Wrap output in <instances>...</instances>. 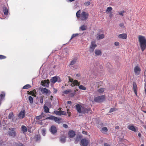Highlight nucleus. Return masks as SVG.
<instances>
[{
    "instance_id": "6e6552de",
    "label": "nucleus",
    "mask_w": 146,
    "mask_h": 146,
    "mask_svg": "<svg viewBox=\"0 0 146 146\" xmlns=\"http://www.w3.org/2000/svg\"><path fill=\"white\" fill-rule=\"evenodd\" d=\"M97 45L95 41H92L91 42V44L90 46V52H93L95 48L96 47Z\"/></svg>"
},
{
    "instance_id": "9d476101",
    "label": "nucleus",
    "mask_w": 146,
    "mask_h": 146,
    "mask_svg": "<svg viewBox=\"0 0 146 146\" xmlns=\"http://www.w3.org/2000/svg\"><path fill=\"white\" fill-rule=\"evenodd\" d=\"M49 82L46 80H43L41 82V84L43 86L48 87L49 85Z\"/></svg>"
},
{
    "instance_id": "1a4fd4ad",
    "label": "nucleus",
    "mask_w": 146,
    "mask_h": 146,
    "mask_svg": "<svg viewBox=\"0 0 146 146\" xmlns=\"http://www.w3.org/2000/svg\"><path fill=\"white\" fill-rule=\"evenodd\" d=\"M50 131L52 134H55L57 132L56 127L53 125L52 126L50 129Z\"/></svg>"
},
{
    "instance_id": "ddd939ff",
    "label": "nucleus",
    "mask_w": 146,
    "mask_h": 146,
    "mask_svg": "<svg viewBox=\"0 0 146 146\" xmlns=\"http://www.w3.org/2000/svg\"><path fill=\"white\" fill-rule=\"evenodd\" d=\"M25 110L21 111L19 113L18 115V117L20 119H23L25 117Z\"/></svg>"
},
{
    "instance_id": "f3484780",
    "label": "nucleus",
    "mask_w": 146,
    "mask_h": 146,
    "mask_svg": "<svg viewBox=\"0 0 146 146\" xmlns=\"http://www.w3.org/2000/svg\"><path fill=\"white\" fill-rule=\"evenodd\" d=\"M41 91L43 94H47L50 91L48 89L45 88H42Z\"/></svg>"
},
{
    "instance_id": "6ab92c4d",
    "label": "nucleus",
    "mask_w": 146,
    "mask_h": 146,
    "mask_svg": "<svg viewBox=\"0 0 146 146\" xmlns=\"http://www.w3.org/2000/svg\"><path fill=\"white\" fill-rule=\"evenodd\" d=\"M127 37V35L125 33L122 34H120L118 35V37L119 38L122 39H125Z\"/></svg>"
},
{
    "instance_id": "8fccbe9b",
    "label": "nucleus",
    "mask_w": 146,
    "mask_h": 146,
    "mask_svg": "<svg viewBox=\"0 0 146 146\" xmlns=\"http://www.w3.org/2000/svg\"><path fill=\"white\" fill-rule=\"evenodd\" d=\"M90 2L89 1L86 2L84 3V5L86 6H88L90 5Z\"/></svg>"
},
{
    "instance_id": "774afa93",
    "label": "nucleus",
    "mask_w": 146,
    "mask_h": 146,
    "mask_svg": "<svg viewBox=\"0 0 146 146\" xmlns=\"http://www.w3.org/2000/svg\"><path fill=\"white\" fill-rule=\"evenodd\" d=\"M115 128L116 129H118L119 128V127L118 126H117L115 127Z\"/></svg>"
},
{
    "instance_id": "0eeeda50",
    "label": "nucleus",
    "mask_w": 146,
    "mask_h": 146,
    "mask_svg": "<svg viewBox=\"0 0 146 146\" xmlns=\"http://www.w3.org/2000/svg\"><path fill=\"white\" fill-rule=\"evenodd\" d=\"M88 144V142L87 139H83L81 140L80 143L81 146H87Z\"/></svg>"
},
{
    "instance_id": "a19ab883",
    "label": "nucleus",
    "mask_w": 146,
    "mask_h": 146,
    "mask_svg": "<svg viewBox=\"0 0 146 146\" xmlns=\"http://www.w3.org/2000/svg\"><path fill=\"white\" fill-rule=\"evenodd\" d=\"M112 9V8L111 7H109L107 8L106 10V12L108 13L110 12Z\"/></svg>"
},
{
    "instance_id": "58836bf2",
    "label": "nucleus",
    "mask_w": 146,
    "mask_h": 146,
    "mask_svg": "<svg viewBox=\"0 0 146 146\" xmlns=\"http://www.w3.org/2000/svg\"><path fill=\"white\" fill-rule=\"evenodd\" d=\"M79 88L80 89L83 90H85L86 89V88L82 85L79 86Z\"/></svg>"
},
{
    "instance_id": "c9c22d12",
    "label": "nucleus",
    "mask_w": 146,
    "mask_h": 146,
    "mask_svg": "<svg viewBox=\"0 0 146 146\" xmlns=\"http://www.w3.org/2000/svg\"><path fill=\"white\" fill-rule=\"evenodd\" d=\"M105 90V88H101L98 90V92L100 93H103Z\"/></svg>"
},
{
    "instance_id": "a211bd4d",
    "label": "nucleus",
    "mask_w": 146,
    "mask_h": 146,
    "mask_svg": "<svg viewBox=\"0 0 146 146\" xmlns=\"http://www.w3.org/2000/svg\"><path fill=\"white\" fill-rule=\"evenodd\" d=\"M83 34V33H76V34H73L71 36V38H70V40H72L73 38H74L76 36H80L82 35Z\"/></svg>"
},
{
    "instance_id": "de8ad7c7",
    "label": "nucleus",
    "mask_w": 146,
    "mask_h": 146,
    "mask_svg": "<svg viewBox=\"0 0 146 146\" xmlns=\"http://www.w3.org/2000/svg\"><path fill=\"white\" fill-rule=\"evenodd\" d=\"M42 116H41L40 115L38 116H36V120H39L40 119H42Z\"/></svg>"
},
{
    "instance_id": "9b49d317",
    "label": "nucleus",
    "mask_w": 146,
    "mask_h": 146,
    "mask_svg": "<svg viewBox=\"0 0 146 146\" xmlns=\"http://www.w3.org/2000/svg\"><path fill=\"white\" fill-rule=\"evenodd\" d=\"M141 69L138 66H136L134 69V71L136 75H139L140 73Z\"/></svg>"
},
{
    "instance_id": "39448f33",
    "label": "nucleus",
    "mask_w": 146,
    "mask_h": 146,
    "mask_svg": "<svg viewBox=\"0 0 146 146\" xmlns=\"http://www.w3.org/2000/svg\"><path fill=\"white\" fill-rule=\"evenodd\" d=\"M89 14L88 13L83 11L81 14L80 19L82 21L86 20L88 18Z\"/></svg>"
},
{
    "instance_id": "20e7f679",
    "label": "nucleus",
    "mask_w": 146,
    "mask_h": 146,
    "mask_svg": "<svg viewBox=\"0 0 146 146\" xmlns=\"http://www.w3.org/2000/svg\"><path fill=\"white\" fill-rule=\"evenodd\" d=\"M105 100V96L104 95L99 96L94 98V100L95 102H103Z\"/></svg>"
},
{
    "instance_id": "5fc2aeb1",
    "label": "nucleus",
    "mask_w": 146,
    "mask_h": 146,
    "mask_svg": "<svg viewBox=\"0 0 146 146\" xmlns=\"http://www.w3.org/2000/svg\"><path fill=\"white\" fill-rule=\"evenodd\" d=\"M115 111V108H111L110 109L109 112L111 113Z\"/></svg>"
},
{
    "instance_id": "680f3d73",
    "label": "nucleus",
    "mask_w": 146,
    "mask_h": 146,
    "mask_svg": "<svg viewBox=\"0 0 146 146\" xmlns=\"http://www.w3.org/2000/svg\"><path fill=\"white\" fill-rule=\"evenodd\" d=\"M113 14L111 13L110 15H109V17L110 18H111L112 17Z\"/></svg>"
},
{
    "instance_id": "a878e982",
    "label": "nucleus",
    "mask_w": 146,
    "mask_h": 146,
    "mask_svg": "<svg viewBox=\"0 0 146 146\" xmlns=\"http://www.w3.org/2000/svg\"><path fill=\"white\" fill-rule=\"evenodd\" d=\"M95 53L96 55H101L102 54V52L100 50H95Z\"/></svg>"
},
{
    "instance_id": "b1692460",
    "label": "nucleus",
    "mask_w": 146,
    "mask_h": 146,
    "mask_svg": "<svg viewBox=\"0 0 146 146\" xmlns=\"http://www.w3.org/2000/svg\"><path fill=\"white\" fill-rule=\"evenodd\" d=\"M57 80L58 77L57 76H55L52 77L51 79L50 80L52 82L54 83L56 82L57 81Z\"/></svg>"
},
{
    "instance_id": "09e8293b",
    "label": "nucleus",
    "mask_w": 146,
    "mask_h": 146,
    "mask_svg": "<svg viewBox=\"0 0 146 146\" xmlns=\"http://www.w3.org/2000/svg\"><path fill=\"white\" fill-rule=\"evenodd\" d=\"M124 12H125L124 11H122L119 12H118V14L120 15L121 16H123L124 15L123 13H124Z\"/></svg>"
},
{
    "instance_id": "2eb2a0df",
    "label": "nucleus",
    "mask_w": 146,
    "mask_h": 146,
    "mask_svg": "<svg viewBox=\"0 0 146 146\" xmlns=\"http://www.w3.org/2000/svg\"><path fill=\"white\" fill-rule=\"evenodd\" d=\"M77 59L76 58H74L72 59V60L71 61L69 65V66L70 65H72L75 64L77 61Z\"/></svg>"
},
{
    "instance_id": "3c124183",
    "label": "nucleus",
    "mask_w": 146,
    "mask_h": 146,
    "mask_svg": "<svg viewBox=\"0 0 146 146\" xmlns=\"http://www.w3.org/2000/svg\"><path fill=\"white\" fill-rule=\"evenodd\" d=\"M60 113L61 114V115H65L66 114V112L63 111H60Z\"/></svg>"
},
{
    "instance_id": "f257e3e1",
    "label": "nucleus",
    "mask_w": 146,
    "mask_h": 146,
    "mask_svg": "<svg viewBox=\"0 0 146 146\" xmlns=\"http://www.w3.org/2000/svg\"><path fill=\"white\" fill-rule=\"evenodd\" d=\"M138 39L141 49L143 51L146 48V39L144 36L141 35L139 36Z\"/></svg>"
},
{
    "instance_id": "bf43d9fd",
    "label": "nucleus",
    "mask_w": 146,
    "mask_h": 146,
    "mask_svg": "<svg viewBox=\"0 0 146 146\" xmlns=\"http://www.w3.org/2000/svg\"><path fill=\"white\" fill-rule=\"evenodd\" d=\"M104 146H110V145L107 143H105L104 144Z\"/></svg>"
},
{
    "instance_id": "412c9836",
    "label": "nucleus",
    "mask_w": 146,
    "mask_h": 146,
    "mask_svg": "<svg viewBox=\"0 0 146 146\" xmlns=\"http://www.w3.org/2000/svg\"><path fill=\"white\" fill-rule=\"evenodd\" d=\"M128 129L134 132H136V129L135 127L133 125H129L128 126Z\"/></svg>"
},
{
    "instance_id": "c756f323",
    "label": "nucleus",
    "mask_w": 146,
    "mask_h": 146,
    "mask_svg": "<svg viewBox=\"0 0 146 146\" xmlns=\"http://www.w3.org/2000/svg\"><path fill=\"white\" fill-rule=\"evenodd\" d=\"M104 34L99 35L97 37V39L98 40L102 39L104 38Z\"/></svg>"
},
{
    "instance_id": "052dcab7",
    "label": "nucleus",
    "mask_w": 146,
    "mask_h": 146,
    "mask_svg": "<svg viewBox=\"0 0 146 146\" xmlns=\"http://www.w3.org/2000/svg\"><path fill=\"white\" fill-rule=\"evenodd\" d=\"M75 0H67V2H71L74 1Z\"/></svg>"
},
{
    "instance_id": "79ce46f5",
    "label": "nucleus",
    "mask_w": 146,
    "mask_h": 146,
    "mask_svg": "<svg viewBox=\"0 0 146 146\" xmlns=\"http://www.w3.org/2000/svg\"><path fill=\"white\" fill-rule=\"evenodd\" d=\"M71 92V90L70 89L64 91L63 93L65 94H67Z\"/></svg>"
},
{
    "instance_id": "f704fd0d",
    "label": "nucleus",
    "mask_w": 146,
    "mask_h": 146,
    "mask_svg": "<svg viewBox=\"0 0 146 146\" xmlns=\"http://www.w3.org/2000/svg\"><path fill=\"white\" fill-rule=\"evenodd\" d=\"M35 138L36 141H39L41 139V137L39 135H36L35 136Z\"/></svg>"
},
{
    "instance_id": "aec40b11",
    "label": "nucleus",
    "mask_w": 146,
    "mask_h": 146,
    "mask_svg": "<svg viewBox=\"0 0 146 146\" xmlns=\"http://www.w3.org/2000/svg\"><path fill=\"white\" fill-rule=\"evenodd\" d=\"M13 117H14V115H13V113L12 112H11L9 113V115L8 116V118L9 119H11L12 121H13Z\"/></svg>"
},
{
    "instance_id": "c03bdc74",
    "label": "nucleus",
    "mask_w": 146,
    "mask_h": 146,
    "mask_svg": "<svg viewBox=\"0 0 146 146\" xmlns=\"http://www.w3.org/2000/svg\"><path fill=\"white\" fill-rule=\"evenodd\" d=\"M41 133L42 135L44 136L46 134V129H42L41 131Z\"/></svg>"
},
{
    "instance_id": "c85d7f7f",
    "label": "nucleus",
    "mask_w": 146,
    "mask_h": 146,
    "mask_svg": "<svg viewBox=\"0 0 146 146\" xmlns=\"http://www.w3.org/2000/svg\"><path fill=\"white\" fill-rule=\"evenodd\" d=\"M44 112L46 113H49V109L48 108V107L46 106H45V105H44Z\"/></svg>"
},
{
    "instance_id": "4468645a",
    "label": "nucleus",
    "mask_w": 146,
    "mask_h": 146,
    "mask_svg": "<svg viewBox=\"0 0 146 146\" xmlns=\"http://www.w3.org/2000/svg\"><path fill=\"white\" fill-rule=\"evenodd\" d=\"M76 109L77 111L79 113H81L82 112H83V111H82L81 109V106L79 104H77L75 106Z\"/></svg>"
},
{
    "instance_id": "e2e57ef3",
    "label": "nucleus",
    "mask_w": 146,
    "mask_h": 146,
    "mask_svg": "<svg viewBox=\"0 0 146 146\" xmlns=\"http://www.w3.org/2000/svg\"><path fill=\"white\" fill-rule=\"evenodd\" d=\"M138 136L139 137H141V134L140 133H139L138 134Z\"/></svg>"
},
{
    "instance_id": "49530a36",
    "label": "nucleus",
    "mask_w": 146,
    "mask_h": 146,
    "mask_svg": "<svg viewBox=\"0 0 146 146\" xmlns=\"http://www.w3.org/2000/svg\"><path fill=\"white\" fill-rule=\"evenodd\" d=\"M43 96H40L39 98V100H40V103L41 104H42L43 103V98L42 97Z\"/></svg>"
},
{
    "instance_id": "0e129e2a",
    "label": "nucleus",
    "mask_w": 146,
    "mask_h": 146,
    "mask_svg": "<svg viewBox=\"0 0 146 146\" xmlns=\"http://www.w3.org/2000/svg\"><path fill=\"white\" fill-rule=\"evenodd\" d=\"M40 115L41 116H42V117H44V113L43 112L42 113H41V114Z\"/></svg>"
},
{
    "instance_id": "a18cd8bd",
    "label": "nucleus",
    "mask_w": 146,
    "mask_h": 146,
    "mask_svg": "<svg viewBox=\"0 0 146 146\" xmlns=\"http://www.w3.org/2000/svg\"><path fill=\"white\" fill-rule=\"evenodd\" d=\"M36 123L37 124H39L40 125H42L43 123L41 121H37L36 120Z\"/></svg>"
},
{
    "instance_id": "423d86ee",
    "label": "nucleus",
    "mask_w": 146,
    "mask_h": 146,
    "mask_svg": "<svg viewBox=\"0 0 146 146\" xmlns=\"http://www.w3.org/2000/svg\"><path fill=\"white\" fill-rule=\"evenodd\" d=\"M15 129L14 128H10V131H8V135L9 136L13 137H15L16 135V133L15 130Z\"/></svg>"
},
{
    "instance_id": "5701e85b",
    "label": "nucleus",
    "mask_w": 146,
    "mask_h": 146,
    "mask_svg": "<svg viewBox=\"0 0 146 146\" xmlns=\"http://www.w3.org/2000/svg\"><path fill=\"white\" fill-rule=\"evenodd\" d=\"M21 129L23 133H25V132L27 131V127L25 125L22 126L21 127Z\"/></svg>"
},
{
    "instance_id": "603ef678",
    "label": "nucleus",
    "mask_w": 146,
    "mask_h": 146,
    "mask_svg": "<svg viewBox=\"0 0 146 146\" xmlns=\"http://www.w3.org/2000/svg\"><path fill=\"white\" fill-rule=\"evenodd\" d=\"M6 56L3 55H0V59H4L6 58Z\"/></svg>"
},
{
    "instance_id": "338daca9",
    "label": "nucleus",
    "mask_w": 146,
    "mask_h": 146,
    "mask_svg": "<svg viewBox=\"0 0 146 146\" xmlns=\"http://www.w3.org/2000/svg\"><path fill=\"white\" fill-rule=\"evenodd\" d=\"M134 93H135V94L136 95H137V90H134Z\"/></svg>"
},
{
    "instance_id": "bb28decb",
    "label": "nucleus",
    "mask_w": 146,
    "mask_h": 146,
    "mask_svg": "<svg viewBox=\"0 0 146 146\" xmlns=\"http://www.w3.org/2000/svg\"><path fill=\"white\" fill-rule=\"evenodd\" d=\"M108 131V129L106 127H104L102 128L101 131L103 133H105L107 132Z\"/></svg>"
},
{
    "instance_id": "4be33fe9",
    "label": "nucleus",
    "mask_w": 146,
    "mask_h": 146,
    "mask_svg": "<svg viewBox=\"0 0 146 146\" xmlns=\"http://www.w3.org/2000/svg\"><path fill=\"white\" fill-rule=\"evenodd\" d=\"M3 11L4 12V14L5 15H7L8 14V9L6 7H3Z\"/></svg>"
},
{
    "instance_id": "393cba45",
    "label": "nucleus",
    "mask_w": 146,
    "mask_h": 146,
    "mask_svg": "<svg viewBox=\"0 0 146 146\" xmlns=\"http://www.w3.org/2000/svg\"><path fill=\"white\" fill-rule=\"evenodd\" d=\"M66 137L64 136L61 137L60 138V141L62 143H64L66 142Z\"/></svg>"
},
{
    "instance_id": "72a5a7b5",
    "label": "nucleus",
    "mask_w": 146,
    "mask_h": 146,
    "mask_svg": "<svg viewBox=\"0 0 146 146\" xmlns=\"http://www.w3.org/2000/svg\"><path fill=\"white\" fill-rule=\"evenodd\" d=\"M29 100L31 104L33 103V98L32 96H30L29 97Z\"/></svg>"
},
{
    "instance_id": "13d9d810",
    "label": "nucleus",
    "mask_w": 146,
    "mask_h": 146,
    "mask_svg": "<svg viewBox=\"0 0 146 146\" xmlns=\"http://www.w3.org/2000/svg\"><path fill=\"white\" fill-rule=\"evenodd\" d=\"M119 26L121 28H122L123 27L124 25L123 23H121L119 25Z\"/></svg>"
},
{
    "instance_id": "473e14b6",
    "label": "nucleus",
    "mask_w": 146,
    "mask_h": 146,
    "mask_svg": "<svg viewBox=\"0 0 146 146\" xmlns=\"http://www.w3.org/2000/svg\"><path fill=\"white\" fill-rule=\"evenodd\" d=\"M14 144L16 146H25L22 143L20 142H15Z\"/></svg>"
},
{
    "instance_id": "f8f14e48",
    "label": "nucleus",
    "mask_w": 146,
    "mask_h": 146,
    "mask_svg": "<svg viewBox=\"0 0 146 146\" xmlns=\"http://www.w3.org/2000/svg\"><path fill=\"white\" fill-rule=\"evenodd\" d=\"M68 135L69 137L70 138L74 137L75 135V132L73 130H71L68 132Z\"/></svg>"
},
{
    "instance_id": "864d4df0",
    "label": "nucleus",
    "mask_w": 146,
    "mask_h": 146,
    "mask_svg": "<svg viewBox=\"0 0 146 146\" xmlns=\"http://www.w3.org/2000/svg\"><path fill=\"white\" fill-rule=\"evenodd\" d=\"M76 92H75V91H74V92H72V93H70V96L71 97H73L74 95H75V94H76Z\"/></svg>"
},
{
    "instance_id": "6e6d98bb",
    "label": "nucleus",
    "mask_w": 146,
    "mask_h": 146,
    "mask_svg": "<svg viewBox=\"0 0 146 146\" xmlns=\"http://www.w3.org/2000/svg\"><path fill=\"white\" fill-rule=\"evenodd\" d=\"M63 126L64 127L66 128H68V126L67 125H66V124H63Z\"/></svg>"
},
{
    "instance_id": "69168bd1",
    "label": "nucleus",
    "mask_w": 146,
    "mask_h": 146,
    "mask_svg": "<svg viewBox=\"0 0 146 146\" xmlns=\"http://www.w3.org/2000/svg\"><path fill=\"white\" fill-rule=\"evenodd\" d=\"M54 92L55 93H56L57 92V90L56 89H54Z\"/></svg>"
},
{
    "instance_id": "ea45409f",
    "label": "nucleus",
    "mask_w": 146,
    "mask_h": 146,
    "mask_svg": "<svg viewBox=\"0 0 146 146\" xmlns=\"http://www.w3.org/2000/svg\"><path fill=\"white\" fill-rule=\"evenodd\" d=\"M31 87V86L29 84H27L24 86L23 88L24 89H27L30 88Z\"/></svg>"
},
{
    "instance_id": "f03ea898",
    "label": "nucleus",
    "mask_w": 146,
    "mask_h": 146,
    "mask_svg": "<svg viewBox=\"0 0 146 146\" xmlns=\"http://www.w3.org/2000/svg\"><path fill=\"white\" fill-rule=\"evenodd\" d=\"M68 78L69 80L68 82H70L71 83L70 86L72 87L74 86H79L80 84V83L78 82L77 80H74L73 79L71 78L69 76H68Z\"/></svg>"
},
{
    "instance_id": "7c9ffc66",
    "label": "nucleus",
    "mask_w": 146,
    "mask_h": 146,
    "mask_svg": "<svg viewBox=\"0 0 146 146\" xmlns=\"http://www.w3.org/2000/svg\"><path fill=\"white\" fill-rule=\"evenodd\" d=\"M80 29L82 31H84L87 29V27L86 26L83 25L80 27Z\"/></svg>"
},
{
    "instance_id": "e433bc0d",
    "label": "nucleus",
    "mask_w": 146,
    "mask_h": 146,
    "mask_svg": "<svg viewBox=\"0 0 146 146\" xmlns=\"http://www.w3.org/2000/svg\"><path fill=\"white\" fill-rule=\"evenodd\" d=\"M5 93L3 92H2L0 95V99H2L5 97Z\"/></svg>"
},
{
    "instance_id": "7ed1b4c3",
    "label": "nucleus",
    "mask_w": 146,
    "mask_h": 146,
    "mask_svg": "<svg viewBox=\"0 0 146 146\" xmlns=\"http://www.w3.org/2000/svg\"><path fill=\"white\" fill-rule=\"evenodd\" d=\"M45 119H49L54 120L56 122L58 123H61V119L60 118H59L55 116H51L46 117Z\"/></svg>"
},
{
    "instance_id": "dca6fc26",
    "label": "nucleus",
    "mask_w": 146,
    "mask_h": 146,
    "mask_svg": "<svg viewBox=\"0 0 146 146\" xmlns=\"http://www.w3.org/2000/svg\"><path fill=\"white\" fill-rule=\"evenodd\" d=\"M82 137L80 135H77L75 141V143L76 144L82 138Z\"/></svg>"
},
{
    "instance_id": "37998d69",
    "label": "nucleus",
    "mask_w": 146,
    "mask_h": 146,
    "mask_svg": "<svg viewBox=\"0 0 146 146\" xmlns=\"http://www.w3.org/2000/svg\"><path fill=\"white\" fill-rule=\"evenodd\" d=\"M133 90H136L137 87V84H136V83L135 82H133Z\"/></svg>"
},
{
    "instance_id": "2f4dec72",
    "label": "nucleus",
    "mask_w": 146,
    "mask_h": 146,
    "mask_svg": "<svg viewBox=\"0 0 146 146\" xmlns=\"http://www.w3.org/2000/svg\"><path fill=\"white\" fill-rule=\"evenodd\" d=\"M80 13H81V10H79L78 11H77V12H76V16L78 18H79V17L80 18V16H81Z\"/></svg>"
},
{
    "instance_id": "4c0bfd02",
    "label": "nucleus",
    "mask_w": 146,
    "mask_h": 146,
    "mask_svg": "<svg viewBox=\"0 0 146 146\" xmlns=\"http://www.w3.org/2000/svg\"><path fill=\"white\" fill-rule=\"evenodd\" d=\"M54 113L57 115H61V113H60V111H58L57 110H55L54 111Z\"/></svg>"
},
{
    "instance_id": "4d7b16f0",
    "label": "nucleus",
    "mask_w": 146,
    "mask_h": 146,
    "mask_svg": "<svg viewBox=\"0 0 146 146\" xmlns=\"http://www.w3.org/2000/svg\"><path fill=\"white\" fill-rule=\"evenodd\" d=\"M119 43L117 42H115L114 44L116 46H118L119 44Z\"/></svg>"
},
{
    "instance_id": "cd10ccee",
    "label": "nucleus",
    "mask_w": 146,
    "mask_h": 146,
    "mask_svg": "<svg viewBox=\"0 0 146 146\" xmlns=\"http://www.w3.org/2000/svg\"><path fill=\"white\" fill-rule=\"evenodd\" d=\"M92 111L91 109L90 108H88L84 109L83 112L84 113H91Z\"/></svg>"
}]
</instances>
